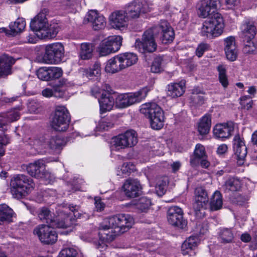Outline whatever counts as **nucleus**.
I'll use <instances>...</instances> for the list:
<instances>
[{
  "label": "nucleus",
  "mask_w": 257,
  "mask_h": 257,
  "mask_svg": "<svg viewBox=\"0 0 257 257\" xmlns=\"http://www.w3.org/2000/svg\"><path fill=\"white\" fill-rule=\"evenodd\" d=\"M219 0H200L198 4L197 13L198 17L207 18L203 22L200 29L201 36L213 39L220 36L224 28L222 15L216 12Z\"/></svg>",
  "instance_id": "1"
},
{
  "label": "nucleus",
  "mask_w": 257,
  "mask_h": 257,
  "mask_svg": "<svg viewBox=\"0 0 257 257\" xmlns=\"http://www.w3.org/2000/svg\"><path fill=\"white\" fill-rule=\"evenodd\" d=\"M134 223L133 218L128 214H120L105 218L99 227L98 233L100 240L96 243V247L100 251L105 250V242H110L118 235L128 230Z\"/></svg>",
  "instance_id": "2"
},
{
  "label": "nucleus",
  "mask_w": 257,
  "mask_h": 257,
  "mask_svg": "<svg viewBox=\"0 0 257 257\" xmlns=\"http://www.w3.org/2000/svg\"><path fill=\"white\" fill-rule=\"evenodd\" d=\"M31 29L36 32L40 39H51L55 37L58 29L55 25H50L45 13H39L31 22Z\"/></svg>",
  "instance_id": "3"
},
{
  "label": "nucleus",
  "mask_w": 257,
  "mask_h": 257,
  "mask_svg": "<svg viewBox=\"0 0 257 257\" xmlns=\"http://www.w3.org/2000/svg\"><path fill=\"white\" fill-rule=\"evenodd\" d=\"M140 112L150 120L151 127L159 130L164 126L165 121L163 109L156 103L148 102L140 106Z\"/></svg>",
  "instance_id": "4"
},
{
  "label": "nucleus",
  "mask_w": 257,
  "mask_h": 257,
  "mask_svg": "<svg viewBox=\"0 0 257 257\" xmlns=\"http://www.w3.org/2000/svg\"><path fill=\"white\" fill-rule=\"evenodd\" d=\"M11 192L13 196L21 199L29 194L35 188L33 179L24 175L14 176L10 183Z\"/></svg>",
  "instance_id": "5"
},
{
  "label": "nucleus",
  "mask_w": 257,
  "mask_h": 257,
  "mask_svg": "<svg viewBox=\"0 0 257 257\" xmlns=\"http://www.w3.org/2000/svg\"><path fill=\"white\" fill-rule=\"evenodd\" d=\"M63 210L58 213L56 219H52L50 211L47 208H42L39 213V218L42 221H46L48 225L58 228H65L73 224L74 219L71 214H67Z\"/></svg>",
  "instance_id": "6"
},
{
  "label": "nucleus",
  "mask_w": 257,
  "mask_h": 257,
  "mask_svg": "<svg viewBox=\"0 0 257 257\" xmlns=\"http://www.w3.org/2000/svg\"><path fill=\"white\" fill-rule=\"evenodd\" d=\"M149 91L148 87H144L134 93L120 94L115 98V105L123 108L139 103L146 97Z\"/></svg>",
  "instance_id": "7"
},
{
  "label": "nucleus",
  "mask_w": 257,
  "mask_h": 257,
  "mask_svg": "<svg viewBox=\"0 0 257 257\" xmlns=\"http://www.w3.org/2000/svg\"><path fill=\"white\" fill-rule=\"evenodd\" d=\"M70 121V116L66 107L63 105L56 106L51 120L52 127L57 131L64 132L67 130Z\"/></svg>",
  "instance_id": "8"
},
{
  "label": "nucleus",
  "mask_w": 257,
  "mask_h": 257,
  "mask_svg": "<svg viewBox=\"0 0 257 257\" xmlns=\"http://www.w3.org/2000/svg\"><path fill=\"white\" fill-rule=\"evenodd\" d=\"M138 143V135L134 130H128L119 134L112 139L111 148L113 150L119 151L128 148H132Z\"/></svg>",
  "instance_id": "9"
},
{
  "label": "nucleus",
  "mask_w": 257,
  "mask_h": 257,
  "mask_svg": "<svg viewBox=\"0 0 257 257\" xmlns=\"http://www.w3.org/2000/svg\"><path fill=\"white\" fill-rule=\"evenodd\" d=\"M156 30V27H153L146 31L142 36V40L136 41L135 46L139 51L145 53L156 50L157 45L154 38Z\"/></svg>",
  "instance_id": "10"
},
{
  "label": "nucleus",
  "mask_w": 257,
  "mask_h": 257,
  "mask_svg": "<svg viewBox=\"0 0 257 257\" xmlns=\"http://www.w3.org/2000/svg\"><path fill=\"white\" fill-rule=\"evenodd\" d=\"M125 12L129 19H136L151 11V8L145 0H135L125 7Z\"/></svg>",
  "instance_id": "11"
},
{
  "label": "nucleus",
  "mask_w": 257,
  "mask_h": 257,
  "mask_svg": "<svg viewBox=\"0 0 257 257\" xmlns=\"http://www.w3.org/2000/svg\"><path fill=\"white\" fill-rule=\"evenodd\" d=\"M122 38L120 36H111L101 41L97 49L101 56H105L118 51L122 45Z\"/></svg>",
  "instance_id": "12"
},
{
  "label": "nucleus",
  "mask_w": 257,
  "mask_h": 257,
  "mask_svg": "<svg viewBox=\"0 0 257 257\" xmlns=\"http://www.w3.org/2000/svg\"><path fill=\"white\" fill-rule=\"evenodd\" d=\"M64 48L61 43H54L45 47L44 59L48 64H57L64 57Z\"/></svg>",
  "instance_id": "13"
},
{
  "label": "nucleus",
  "mask_w": 257,
  "mask_h": 257,
  "mask_svg": "<svg viewBox=\"0 0 257 257\" xmlns=\"http://www.w3.org/2000/svg\"><path fill=\"white\" fill-rule=\"evenodd\" d=\"M56 227L48 224L38 225L33 231L34 234L38 236L40 240L45 244H52L57 240V235L54 228Z\"/></svg>",
  "instance_id": "14"
},
{
  "label": "nucleus",
  "mask_w": 257,
  "mask_h": 257,
  "mask_svg": "<svg viewBox=\"0 0 257 257\" xmlns=\"http://www.w3.org/2000/svg\"><path fill=\"white\" fill-rule=\"evenodd\" d=\"M27 171L30 176L36 178L47 180L51 177V174L45 169V161L42 159L29 164L27 167Z\"/></svg>",
  "instance_id": "15"
},
{
  "label": "nucleus",
  "mask_w": 257,
  "mask_h": 257,
  "mask_svg": "<svg viewBox=\"0 0 257 257\" xmlns=\"http://www.w3.org/2000/svg\"><path fill=\"white\" fill-rule=\"evenodd\" d=\"M235 128V124L231 121L217 123L213 128V135L216 139L224 140L230 138Z\"/></svg>",
  "instance_id": "16"
},
{
  "label": "nucleus",
  "mask_w": 257,
  "mask_h": 257,
  "mask_svg": "<svg viewBox=\"0 0 257 257\" xmlns=\"http://www.w3.org/2000/svg\"><path fill=\"white\" fill-rule=\"evenodd\" d=\"M193 208L196 212L205 209L208 203V195L206 189L201 186L196 187L194 191Z\"/></svg>",
  "instance_id": "17"
},
{
  "label": "nucleus",
  "mask_w": 257,
  "mask_h": 257,
  "mask_svg": "<svg viewBox=\"0 0 257 257\" xmlns=\"http://www.w3.org/2000/svg\"><path fill=\"white\" fill-rule=\"evenodd\" d=\"M83 23L84 24L90 23L92 29L95 31L103 29L106 26L105 18L95 10H91L88 12L84 18Z\"/></svg>",
  "instance_id": "18"
},
{
  "label": "nucleus",
  "mask_w": 257,
  "mask_h": 257,
  "mask_svg": "<svg viewBox=\"0 0 257 257\" xmlns=\"http://www.w3.org/2000/svg\"><path fill=\"white\" fill-rule=\"evenodd\" d=\"M183 211L178 206H172L168 211V220L169 223L175 226L183 228L186 226L187 222L183 219Z\"/></svg>",
  "instance_id": "19"
},
{
  "label": "nucleus",
  "mask_w": 257,
  "mask_h": 257,
  "mask_svg": "<svg viewBox=\"0 0 257 257\" xmlns=\"http://www.w3.org/2000/svg\"><path fill=\"white\" fill-rule=\"evenodd\" d=\"M128 19L124 10H118L110 15L109 22L113 28L120 29L127 26Z\"/></svg>",
  "instance_id": "20"
},
{
  "label": "nucleus",
  "mask_w": 257,
  "mask_h": 257,
  "mask_svg": "<svg viewBox=\"0 0 257 257\" xmlns=\"http://www.w3.org/2000/svg\"><path fill=\"white\" fill-rule=\"evenodd\" d=\"M141 189L140 182L135 179L126 180L122 186V189L125 195L131 198L138 196Z\"/></svg>",
  "instance_id": "21"
},
{
  "label": "nucleus",
  "mask_w": 257,
  "mask_h": 257,
  "mask_svg": "<svg viewBox=\"0 0 257 257\" xmlns=\"http://www.w3.org/2000/svg\"><path fill=\"white\" fill-rule=\"evenodd\" d=\"M186 82L181 80L178 83H172L167 86V96L176 98L182 96L185 91Z\"/></svg>",
  "instance_id": "22"
},
{
  "label": "nucleus",
  "mask_w": 257,
  "mask_h": 257,
  "mask_svg": "<svg viewBox=\"0 0 257 257\" xmlns=\"http://www.w3.org/2000/svg\"><path fill=\"white\" fill-rule=\"evenodd\" d=\"M159 28L162 31L161 40L162 43L167 44L172 42L174 38V33L169 23L166 21H161L159 25Z\"/></svg>",
  "instance_id": "23"
},
{
  "label": "nucleus",
  "mask_w": 257,
  "mask_h": 257,
  "mask_svg": "<svg viewBox=\"0 0 257 257\" xmlns=\"http://www.w3.org/2000/svg\"><path fill=\"white\" fill-rule=\"evenodd\" d=\"M123 70L136 64L138 61L136 54L132 52H125L117 55Z\"/></svg>",
  "instance_id": "24"
},
{
  "label": "nucleus",
  "mask_w": 257,
  "mask_h": 257,
  "mask_svg": "<svg viewBox=\"0 0 257 257\" xmlns=\"http://www.w3.org/2000/svg\"><path fill=\"white\" fill-rule=\"evenodd\" d=\"M16 60L11 56L3 55L0 57V76L11 73V67Z\"/></svg>",
  "instance_id": "25"
},
{
  "label": "nucleus",
  "mask_w": 257,
  "mask_h": 257,
  "mask_svg": "<svg viewBox=\"0 0 257 257\" xmlns=\"http://www.w3.org/2000/svg\"><path fill=\"white\" fill-rule=\"evenodd\" d=\"M104 70L107 73L111 74L117 73L123 70L117 55L109 59L106 62Z\"/></svg>",
  "instance_id": "26"
},
{
  "label": "nucleus",
  "mask_w": 257,
  "mask_h": 257,
  "mask_svg": "<svg viewBox=\"0 0 257 257\" xmlns=\"http://www.w3.org/2000/svg\"><path fill=\"white\" fill-rule=\"evenodd\" d=\"M199 239L197 236H190L183 243L181 246L182 252L184 255L188 254L194 250L199 243Z\"/></svg>",
  "instance_id": "27"
},
{
  "label": "nucleus",
  "mask_w": 257,
  "mask_h": 257,
  "mask_svg": "<svg viewBox=\"0 0 257 257\" xmlns=\"http://www.w3.org/2000/svg\"><path fill=\"white\" fill-rule=\"evenodd\" d=\"M98 101L101 113L110 111L113 108L114 99L109 94L102 93L101 97Z\"/></svg>",
  "instance_id": "28"
},
{
  "label": "nucleus",
  "mask_w": 257,
  "mask_h": 257,
  "mask_svg": "<svg viewBox=\"0 0 257 257\" xmlns=\"http://www.w3.org/2000/svg\"><path fill=\"white\" fill-rule=\"evenodd\" d=\"M206 157L205 147L200 144H197L194 151V155L190 159L191 165L193 167L197 166L199 163V160Z\"/></svg>",
  "instance_id": "29"
},
{
  "label": "nucleus",
  "mask_w": 257,
  "mask_h": 257,
  "mask_svg": "<svg viewBox=\"0 0 257 257\" xmlns=\"http://www.w3.org/2000/svg\"><path fill=\"white\" fill-rule=\"evenodd\" d=\"M211 125V118L209 115H204L202 116L198 124V131L201 135H205L209 131Z\"/></svg>",
  "instance_id": "30"
},
{
  "label": "nucleus",
  "mask_w": 257,
  "mask_h": 257,
  "mask_svg": "<svg viewBox=\"0 0 257 257\" xmlns=\"http://www.w3.org/2000/svg\"><path fill=\"white\" fill-rule=\"evenodd\" d=\"M243 25L245 26L244 31H242V39L246 38L249 41L252 40L256 35V27L252 22L246 20L244 22Z\"/></svg>",
  "instance_id": "31"
},
{
  "label": "nucleus",
  "mask_w": 257,
  "mask_h": 257,
  "mask_svg": "<svg viewBox=\"0 0 257 257\" xmlns=\"http://www.w3.org/2000/svg\"><path fill=\"white\" fill-rule=\"evenodd\" d=\"M222 197L220 192L215 191L211 195L209 201V207L211 211L218 210L222 208Z\"/></svg>",
  "instance_id": "32"
},
{
  "label": "nucleus",
  "mask_w": 257,
  "mask_h": 257,
  "mask_svg": "<svg viewBox=\"0 0 257 257\" xmlns=\"http://www.w3.org/2000/svg\"><path fill=\"white\" fill-rule=\"evenodd\" d=\"M233 150L234 152V158L237 161V163L240 165V154H241V138L239 134H236L232 141Z\"/></svg>",
  "instance_id": "33"
},
{
  "label": "nucleus",
  "mask_w": 257,
  "mask_h": 257,
  "mask_svg": "<svg viewBox=\"0 0 257 257\" xmlns=\"http://www.w3.org/2000/svg\"><path fill=\"white\" fill-rule=\"evenodd\" d=\"M156 191L159 196H162L166 192L168 179L166 177H159L156 180Z\"/></svg>",
  "instance_id": "34"
},
{
  "label": "nucleus",
  "mask_w": 257,
  "mask_h": 257,
  "mask_svg": "<svg viewBox=\"0 0 257 257\" xmlns=\"http://www.w3.org/2000/svg\"><path fill=\"white\" fill-rule=\"evenodd\" d=\"M136 170L135 164L132 162L124 163L120 167L117 169V175L118 176L129 175L132 172Z\"/></svg>",
  "instance_id": "35"
},
{
  "label": "nucleus",
  "mask_w": 257,
  "mask_h": 257,
  "mask_svg": "<svg viewBox=\"0 0 257 257\" xmlns=\"http://www.w3.org/2000/svg\"><path fill=\"white\" fill-rule=\"evenodd\" d=\"M26 27V22L23 18H18L15 22L11 23L9 27L12 35L21 32Z\"/></svg>",
  "instance_id": "36"
},
{
  "label": "nucleus",
  "mask_w": 257,
  "mask_h": 257,
  "mask_svg": "<svg viewBox=\"0 0 257 257\" xmlns=\"http://www.w3.org/2000/svg\"><path fill=\"white\" fill-rule=\"evenodd\" d=\"M42 94L46 97L54 96L55 97L62 98L65 95L64 90L61 89L59 87H53L52 89L47 88L42 91Z\"/></svg>",
  "instance_id": "37"
},
{
  "label": "nucleus",
  "mask_w": 257,
  "mask_h": 257,
  "mask_svg": "<svg viewBox=\"0 0 257 257\" xmlns=\"http://www.w3.org/2000/svg\"><path fill=\"white\" fill-rule=\"evenodd\" d=\"M14 214L13 210L6 204L0 205V224L10 221Z\"/></svg>",
  "instance_id": "38"
},
{
  "label": "nucleus",
  "mask_w": 257,
  "mask_h": 257,
  "mask_svg": "<svg viewBox=\"0 0 257 257\" xmlns=\"http://www.w3.org/2000/svg\"><path fill=\"white\" fill-rule=\"evenodd\" d=\"M93 55V47L91 44L82 43L81 45L80 57L82 59L88 60L90 59Z\"/></svg>",
  "instance_id": "39"
},
{
  "label": "nucleus",
  "mask_w": 257,
  "mask_h": 257,
  "mask_svg": "<svg viewBox=\"0 0 257 257\" xmlns=\"http://www.w3.org/2000/svg\"><path fill=\"white\" fill-rule=\"evenodd\" d=\"M29 143L30 145L32 146L38 153L45 152V149L48 148L47 142H45L44 141V139L43 138H41L40 139H31Z\"/></svg>",
  "instance_id": "40"
},
{
  "label": "nucleus",
  "mask_w": 257,
  "mask_h": 257,
  "mask_svg": "<svg viewBox=\"0 0 257 257\" xmlns=\"http://www.w3.org/2000/svg\"><path fill=\"white\" fill-rule=\"evenodd\" d=\"M85 74L89 79H93L94 77H97V79L101 75L100 63H95L92 68L85 70Z\"/></svg>",
  "instance_id": "41"
},
{
  "label": "nucleus",
  "mask_w": 257,
  "mask_h": 257,
  "mask_svg": "<svg viewBox=\"0 0 257 257\" xmlns=\"http://www.w3.org/2000/svg\"><path fill=\"white\" fill-rule=\"evenodd\" d=\"M219 237L222 242L227 243L231 242L233 240L234 234L230 229L223 228L220 230Z\"/></svg>",
  "instance_id": "42"
},
{
  "label": "nucleus",
  "mask_w": 257,
  "mask_h": 257,
  "mask_svg": "<svg viewBox=\"0 0 257 257\" xmlns=\"http://www.w3.org/2000/svg\"><path fill=\"white\" fill-rule=\"evenodd\" d=\"M20 116V113L17 109H12L5 113L0 114V117H4L8 123L17 120Z\"/></svg>",
  "instance_id": "43"
},
{
  "label": "nucleus",
  "mask_w": 257,
  "mask_h": 257,
  "mask_svg": "<svg viewBox=\"0 0 257 257\" xmlns=\"http://www.w3.org/2000/svg\"><path fill=\"white\" fill-rule=\"evenodd\" d=\"M47 144L48 148L53 150H59L65 145L64 141L58 137L51 138Z\"/></svg>",
  "instance_id": "44"
},
{
  "label": "nucleus",
  "mask_w": 257,
  "mask_h": 257,
  "mask_svg": "<svg viewBox=\"0 0 257 257\" xmlns=\"http://www.w3.org/2000/svg\"><path fill=\"white\" fill-rule=\"evenodd\" d=\"M240 185L241 183L239 180L234 178L228 179L225 184V188L232 192L239 190Z\"/></svg>",
  "instance_id": "45"
},
{
  "label": "nucleus",
  "mask_w": 257,
  "mask_h": 257,
  "mask_svg": "<svg viewBox=\"0 0 257 257\" xmlns=\"http://www.w3.org/2000/svg\"><path fill=\"white\" fill-rule=\"evenodd\" d=\"M63 74L61 68L57 67H49V80L59 78Z\"/></svg>",
  "instance_id": "46"
},
{
  "label": "nucleus",
  "mask_w": 257,
  "mask_h": 257,
  "mask_svg": "<svg viewBox=\"0 0 257 257\" xmlns=\"http://www.w3.org/2000/svg\"><path fill=\"white\" fill-rule=\"evenodd\" d=\"M59 257H78L77 250L74 247L63 249L59 253Z\"/></svg>",
  "instance_id": "47"
},
{
  "label": "nucleus",
  "mask_w": 257,
  "mask_h": 257,
  "mask_svg": "<svg viewBox=\"0 0 257 257\" xmlns=\"http://www.w3.org/2000/svg\"><path fill=\"white\" fill-rule=\"evenodd\" d=\"M162 59L157 57L154 60L151 65V70L153 73H160L163 71Z\"/></svg>",
  "instance_id": "48"
},
{
  "label": "nucleus",
  "mask_w": 257,
  "mask_h": 257,
  "mask_svg": "<svg viewBox=\"0 0 257 257\" xmlns=\"http://www.w3.org/2000/svg\"><path fill=\"white\" fill-rule=\"evenodd\" d=\"M219 72V82L224 87H226L228 85V79L226 75V71L222 66L218 67Z\"/></svg>",
  "instance_id": "49"
},
{
  "label": "nucleus",
  "mask_w": 257,
  "mask_h": 257,
  "mask_svg": "<svg viewBox=\"0 0 257 257\" xmlns=\"http://www.w3.org/2000/svg\"><path fill=\"white\" fill-rule=\"evenodd\" d=\"M242 40L244 42V46L242 48V51L245 54L253 53L255 51L256 47L252 40L249 41L248 39H246V38Z\"/></svg>",
  "instance_id": "50"
},
{
  "label": "nucleus",
  "mask_w": 257,
  "mask_h": 257,
  "mask_svg": "<svg viewBox=\"0 0 257 257\" xmlns=\"http://www.w3.org/2000/svg\"><path fill=\"white\" fill-rule=\"evenodd\" d=\"M38 78L43 81H49V67H42L38 69L36 72Z\"/></svg>",
  "instance_id": "51"
},
{
  "label": "nucleus",
  "mask_w": 257,
  "mask_h": 257,
  "mask_svg": "<svg viewBox=\"0 0 257 257\" xmlns=\"http://www.w3.org/2000/svg\"><path fill=\"white\" fill-rule=\"evenodd\" d=\"M151 205V200L146 197L140 198L138 201V208L142 211L148 209Z\"/></svg>",
  "instance_id": "52"
},
{
  "label": "nucleus",
  "mask_w": 257,
  "mask_h": 257,
  "mask_svg": "<svg viewBox=\"0 0 257 257\" xmlns=\"http://www.w3.org/2000/svg\"><path fill=\"white\" fill-rule=\"evenodd\" d=\"M113 123L107 119H103L99 121L97 129L100 131H107L112 127Z\"/></svg>",
  "instance_id": "53"
},
{
  "label": "nucleus",
  "mask_w": 257,
  "mask_h": 257,
  "mask_svg": "<svg viewBox=\"0 0 257 257\" xmlns=\"http://www.w3.org/2000/svg\"><path fill=\"white\" fill-rule=\"evenodd\" d=\"M61 4L63 9L72 12L75 9L77 2L76 0H62Z\"/></svg>",
  "instance_id": "54"
},
{
  "label": "nucleus",
  "mask_w": 257,
  "mask_h": 257,
  "mask_svg": "<svg viewBox=\"0 0 257 257\" xmlns=\"http://www.w3.org/2000/svg\"><path fill=\"white\" fill-rule=\"evenodd\" d=\"M224 50L236 49V46L235 45V39L233 36H230L226 38L224 40Z\"/></svg>",
  "instance_id": "55"
},
{
  "label": "nucleus",
  "mask_w": 257,
  "mask_h": 257,
  "mask_svg": "<svg viewBox=\"0 0 257 257\" xmlns=\"http://www.w3.org/2000/svg\"><path fill=\"white\" fill-rule=\"evenodd\" d=\"M226 58L228 60L233 61L237 58V50L236 49H231L224 50Z\"/></svg>",
  "instance_id": "56"
},
{
  "label": "nucleus",
  "mask_w": 257,
  "mask_h": 257,
  "mask_svg": "<svg viewBox=\"0 0 257 257\" xmlns=\"http://www.w3.org/2000/svg\"><path fill=\"white\" fill-rule=\"evenodd\" d=\"M208 45L206 43L200 44L196 50V54L198 57H201L204 52L208 49Z\"/></svg>",
  "instance_id": "57"
},
{
  "label": "nucleus",
  "mask_w": 257,
  "mask_h": 257,
  "mask_svg": "<svg viewBox=\"0 0 257 257\" xmlns=\"http://www.w3.org/2000/svg\"><path fill=\"white\" fill-rule=\"evenodd\" d=\"M71 85V83L69 82L66 79L62 78L59 80V83L56 85L55 87H59L61 89L64 90L65 92V89L63 88L65 87H68Z\"/></svg>",
  "instance_id": "58"
},
{
  "label": "nucleus",
  "mask_w": 257,
  "mask_h": 257,
  "mask_svg": "<svg viewBox=\"0 0 257 257\" xmlns=\"http://www.w3.org/2000/svg\"><path fill=\"white\" fill-rule=\"evenodd\" d=\"M91 94L95 97H97L100 93H102V89L98 85L94 86L91 90Z\"/></svg>",
  "instance_id": "59"
},
{
  "label": "nucleus",
  "mask_w": 257,
  "mask_h": 257,
  "mask_svg": "<svg viewBox=\"0 0 257 257\" xmlns=\"http://www.w3.org/2000/svg\"><path fill=\"white\" fill-rule=\"evenodd\" d=\"M79 209L80 207L77 205H72L69 206V209L72 212H73L75 218L79 217V213L78 212Z\"/></svg>",
  "instance_id": "60"
},
{
  "label": "nucleus",
  "mask_w": 257,
  "mask_h": 257,
  "mask_svg": "<svg viewBox=\"0 0 257 257\" xmlns=\"http://www.w3.org/2000/svg\"><path fill=\"white\" fill-rule=\"evenodd\" d=\"M227 149L228 147L226 145L222 144L218 147L217 149V153L219 155H223L227 152Z\"/></svg>",
  "instance_id": "61"
},
{
  "label": "nucleus",
  "mask_w": 257,
  "mask_h": 257,
  "mask_svg": "<svg viewBox=\"0 0 257 257\" xmlns=\"http://www.w3.org/2000/svg\"><path fill=\"white\" fill-rule=\"evenodd\" d=\"M9 143V139L6 135H0V147H4Z\"/></svg>",
  "instance_id": "62"
},
{
  "label": "nucleus",
  "mask_w": 257,
  "mask_h": 257,
  "mask_svg": "<svg viewBox=\"0 0 257 257\" xmlns=\"http://www.w3.org/2000/svg\"><path fill=\"white\" fill-rule=\"evenodd\" d=\"M194 96L193 98L195 100V102L198 104H202L203 102V98L201 96L197 95V92H196L195 90H193V92Z\"/></svg>",
  "instance_id": "63"
},
{
  "label": "nucleus",
  "mask_w": 257,
  "mask_h": 257,
  "mask_svg": "<svg viewBox=\"0 0 257 257\" xmlns=\"http://www.w3.org/2000/svg\"><path fill=\"white\" fill-rule=\"evenodd\" d=\"M95 205L97 210L101 211L103 210L105 206L104 204L100 199H95Z\"/></svg>",
  "instance_id": "64"
}]
</instances>
